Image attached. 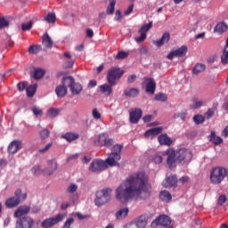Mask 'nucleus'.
I'll return each instance as SVG.
<instances>
[{
    "label": "nucleus",
    "instance_id": "f257e3e1",
    "mask_svg": "<svg viewBox=\"0 0 228 228\" xmlns=\"http://www.w3.org/2000/svg\"><path fill=\"white\" fill-rule=\"evenodd\" d=\"M142 193H151L149 176L143 172L130 175L125 183L119 185L116 190V199L125 204L133 197H140Z\"/></svg>",
    "mask_w": 228,
    "mask_h": 228
},
{
    "label": "nucleus",
    "instance_id": "f03ea898",
    "mask_svg": "<svg viewBox=\"0 0 228 228\" xmlns=\"http://www.w3.org/2000/svg\"><path fill=\"white\" fill-rule=\"evenodd\" d=\"M122 149H124V146L121 144L114 145L105 161L102 159H94L92 161L89 171L101 174V172L108 168V165L109 167H120L118 161L121 159Z\"/></svg>",
    "mask_w": 228,
    "mask_h": 228
},
{
    "label": "nucleus",
    "instance_id": "7ed1b4c3",
    "mask_svg": "<svg viewBox=\"0 0 228 228\" xmlns=\"http://www.w3.org/2000/svg\"><path fill=\"white\" fill-rule=\"evenodd\" d=\"M163 156L167 157V163L169 168H175V167H177V163H181V165H186L190 163L193 158L191 151L185 148H181L176 151L169 148L164 151Z\"/></svg>",
    "mask_w": 228,
    "mask_h": 228
},
{
    "label": "nucleus",
    "instance_id": "20e7f679",
    "mask_svg": "<svg viewBox=\"0 0 228 228\" xmlns=\"http://www.w3.org/2000/svg\"><path fill=\"white\" fill-rule=\"evenodd\" d=\"M225 177L228 178V167H216L210 171V183L212 184H221Z\"/></svg>",
    "mask_w": 228,
    "mask_h": 228
},
{
    "label": "nucleus",
    "instance_id": "39448f33",
    "mask_svg": "<svg viewBox=\"0 0 228 228\" xmlns=\"http://www.w3.org/2000/svg\"><path fill=\"white\" fill-rule=\"evenodd\" d=\"M111 189L106 188L100 191L96 192V198L94 199V204L97 208H101L104 206V204H108L111 200Z\"/></svg>",
    "mask_w": 228,
    "mask_h": 228
},
{
    "label": "nucleus",
    "instance_id": "423d86ee",
    "mask_svg": "<svg viewBox=\"0 0 228 228\" xmlns=\"http://www.w3.org/2000/svg\"><path fill=\"white\" fill-rule=\"evenodd\" d=\"M124 70L119 67H111L107 73V81L110 86H115L120 77L124 76Z\"/></svg>",
    "mask_w": 228,
    "mask_h": 228
},
{
    "label": "nucleus",
    "instance_id": "0eeeda50",
    "mask_svg": "<svg viewBox=\"0 0 228 228\" xmlns=\"http://www.w3.org/2000/svg\"><path fill=\"white\" fill-rule=\"evenodd\" d=\"M62 84L66 85L69 88L72 95H79V94L83 92V86L79 83H76L72 77H66L62 78Z\"/></svg>",
    "mask_w": 228,
    "mask_h": 228
},
{
    "label": "nucleus",
    "instance_id": "6e6552de",
    "mask_svg": "<svg viewBox=\"0 0 228 228\" xmlns=\"http://www.w3.org/2000/svg\"><path fill=\"white\" fill-rule=\"evenodd\" d=\"M65 216H67V215L65 214H57L54 216L48 217L42 222L41 227L42 228L54 227V225H58L60 222H63V220L65 219Z\"/></svg>",
    "mask_w": 228,
    "mask_h": 228
},
{
    "label": "nucleus",
    "instance_id": "1a4fd4ad",
    "mask_svg": "<svg viewBox=\"0 0 228 228\" xmlns=\"http://www.w3.org/2000/svg\"><path fill=\"white\" fill-rule=\"evenodd\" d=\"M94 145L98 147H107L110 148L113 145V139L108 136V134L102 133L97 135L94 141Z\"/></svg>",
    "mask_w": 228,
    "mask_h": 228
},
{
    "label": "nucleus",
    "instance_id": "9d476101",
    "mask_svg": "<svg viewBox=\"0 0 228 228\" xmlns=\"http://www.w3.org/2000/svg\"><path fill=\"white\" fill-rule=\"evenodd\" d=\"M35 220L31 216H23L16 221V228H33Z\"/></svg>",
    "mask_w": 228,
    "mask_h": 228
},
{
    "label": "nucleus",
    "instance_id": "9b49d317",
    "mask_svg": "<svg viewBox=\"0 0 228 228\" xmlns=\"http://www.w3.org/2000/svg\"><path fill=\"white\" fill-rule=\"evenodd\" d=\"M170 224H172V219L167 215H161L151 223V226L162 225L163 227H172Z\"/></svg>",
    "mask_w": 228,
    "mask_h": 228
},
{
    "label": "nucleus",
    "instance_id": "f8f14e48",
    "mask_svg": "<svg viewBox=\"0 0 228 228\" xmlns=\"http://www.w3.org/2000/svg\"><path fill=\"white\" fill-rule=\"evenodd\" d=\"M188 53V46L182 45L180 48L176 50H172L169 54L167 56V60H174V58H182Z\"/></svg>",
    "mask_w": 228,
    "mask_h": 228
},
{
    "label": "nucleus",
    "instance_id": "ddd939ff",
    "mask_svg": "<svg viewBox=\"0 0 228 228\" xmlns=\"http://www.w3.org/2000/svg\"><path fill=\"white\" fill-rule=\"evenodd\" d=\"M147 226V220L145 216H141L133 222L126 224L124 228H145Z\"/></svg>",
    "mask_w": 228,
    "mask_h": 228
},
{
    "label": "nucleus",
    "instance_id": "4468645a",
    "mask_svg": "<svg viewBox=\"0 0 228 228\" xmlns=\"http://www.w3.org/2000/svg\"><path fill=\"white\" fill-rule=\"evenodd\" d=\"M142 115H143V111L142 109H132L129 110V120L130 124H138L140 122V118H142Z\"/></svg>",
    "mask_w": 228,
    "mask_h": 228
},
{
    "label": "nucleus",
    "instance_id": "2eb2a0df",
    "mask_svg": "<svg viewBox=\"0 0 228 228\" xmlns=\"http://www.w3.org/2000/svg\"><path fill=\"white\" fill-rule=\"evenodd\" d=\"M151 28H152V21H151L148 24L142 25L139 29V33L141 37L135 38V42H137V44H142V42H144V40L147 38V31H149Z\"/></svg>",
    "mask_w": 228,
    "mask_h": 228
},
{
    "label": "nucleus",
    "instance_id": "dca6fc26",
    "mask_svg": "<svg viewBox=\"0 0 228 228\" xmlns=\"http://www.w3.org/2000/svg\"><path fill=\"white\" fill-rule=\"evenodd\" d=\"M143 85L146 86V93L154 95L156 92V81H154V78L144 77Z\"/></svg>",
    "mask_w": 228,
    "mask_h": 228
},
{
    "label": "nucleus",
    "instance_id": "f3484780",
    "mask_svg": "<svg viewBox=\"0 0 228 228\" xmlns=\"http://www.w3.org/2000/svg\"><path fill=\"white\" fill-rule=\"evenodd\" d=\"M22 149V141L14 140L8 146L9 154H17Z\"/></svg>",
    "mask_w": 228,
    "mask_h": 228
},
{
    "label": "nucleus",
    "instance_id": "a211bd4d",
    "mask_svg": "<svg viewBox=\"0 0 228 228\" xmlns=\"http://www.w3.org/2000/svg\"><path fill=\"white\" fill-rule=\"evenodd\" d=\"M31 211V208L28 205L20 206L17 210L14 212L15 218H20V216H24V215H28Z\"/></svg>",
    "mask_w": 228,
    "mask_h": 228
},
{
    "label": "nucleus",
    "instance_id": "6ab92c4d",
    "mask_svg": "<svg viewBox=\"0 0 228 228\" xmlns=\"http://www.w3.org/2000/svg\"><path fill=\"white\" fill-rule=\"evenodd\" d=\"M163 131V127L159 126L155 128H151L145 132L144 136L145 138H150V140H152L155 136H158Z\"/></svg>",
    "mask_w": 228,
    "mask_h": 228
},
{
    "label": "nucleus",
    "instance_id": "aec40b11",
    "mask_svg": "<svg viewBox=\"0 0 228 228\" xmlns=\"http://www.w3.org/2000/svg\"><path fill=\"white\" fill-rule=\"evenodd\" d=\"M20 204V198L11 197L6 200L5 206L9 209L17 208Z\"/></svg>",
    "mask_w": 228,
    "mask_h": 228
},
{
    "label": "nucleus",
    "instance_id": "412c9836",
    "mask_svg": "<svg viewBox=\"0 0 228 228\" xmlns=\"http://www.w3.org/2000/svg\"><path fill=\"white\" fill-rule=\"evenodd\" d=\"M175 184H177V176L175 175H171L166 178V180L162 183V186H164V188H172L175 186Z\"/></svg>",
    "mask_w": 228,
    "mask_h": 228
},
{
    "label": "nucleus",
    "instance_id": "4be33fe9",
    "mask_svg": "<svg viewBox=\"0 0 228 228\" xmlns=\"http://www.w3.org/2000/svg\"><path fill=\"white\" fill-rule=\"evenodd\" d=\"M170 41V33L168 32H165L161 38L154 41L153 44L157 46V47H161L164 44H168V42Z\"/></svg>",
    "mask_w": 228,
    "mask_h": 228
},
{
    "label": "nucleus",
    "instance_id": "5701e85b",
    "mask_svg": "<svg viewBox=\"0 0 228 228\" xmlns=\"http://www.w3.org/2000/svg\"><path fill=\"white\" fill-rule=\"evenodd\" d=\"M63 56L65 58L64 67H66V69H72V67H74V60L72 59V54H70L69 52H65Z\"/></svg>",
    "mask_w": 228,
    "mask_h": 228
},
{
    "label": "nucleus",
    "instance_id": "b1692460",
    "mask_svg": "<svg viewBox=\"0 0 228 228\" xmlns=\"http://www.w3.org/2000/svg\"><path fill=\"white\" fill-rule=\"evenodd\" d=\"M67 85L63 84V80H61V85H59L55 88V93L57 97H65L67 95Z\"/></svg>",
    "mask_w": 228,
    "mask_h": 228
},
{
    "label": "nucleus",
    "instance_id": "393cba45",
    "mask_svg": "<svg viewBox=\"0 0 228 228\" xmlns=\"http://www.w3.org/2000/svg\"><path fill=\"white\" fill-rule=\"evenodd\" d=\"M227 29L228 25L225 22H219L216 25V28H214V33H216L217 35H224Z\"/></svg>",
    "mask_w": 228,
    "mask_h": 228
},
{
    "label": "nucleus",
    "instance_id": "a878e982",
    "mask_svg": "<svg viewBox=\"0 0 228 228\" xmlns=\"http://www.w3.org/2000/svg\"><path fill=\"white\" fill-rule=\"evenodd\" d=\"M158 141L160 143V145H167L168 147L172 145V139H170V137H168L167 134H160L158 137Z\"/></svg>",
    "mask_w": 228,
    "mask_h": 228
},
{
    "label": "nucleus",
    "instance_id": "bb28decb",
    "mask_svg": "<svg viewBox=\"0 0 228 228\" xmlns=\"http://www.w3.org/2000/svg\"><path fill=\"white\" fill-rule=\"evenodd\" d=\"M126 97L134 98L140 95V89L138 88H128L124 91Z\"/></svg>",
    "mask_w": 228,
    "mask_h": 228
},
{
    "label": "nucleus",
    "instance_id": "cd10ccee",
    "mask_svg": "<svg viewBox=\"0 0 228 228\" xmlns=\"http://www.w3.org/2000/svg\"><path fill=\"white\" fill-rule=\"evenodd\" d=\"M111 86H113L104 84L99 86V90L101 94H103V95H111V92H113V88Z\"/></svg>",
    "mask_w": 228,
    "mask_h": 228
},
{
    "label": "nucleus",
    "instance_id": "c85d7f7f",
    "mask_svg": "<svg viewBox=\"0 0 228 228\" xmlns=\"http://www.w3.org/2000/svg\"><path fill=\"white\" fill-rule=\"evenodd\" d=\"M127 215H129V208H123L116 213V218L117 220H124Z\"/></svg>",
    "mask_w": 228,
    "mask_h": 228
},
{
    "label": "nucleus",
    "instance_id": "c756f323",
    "mask_svg": "<svg viewBox=\"0 0 228 228\" xmlns=\"http://www.w3.org/2000/svg\"><path fill=\"white\" fill-rule=\"evenodd\" d=\"M209 141L214 143V145H220V143L224 142V139H222L220 136H217L215 132H211Z\"/></svg>",
    "mask_w": 228,
    "mask_h": 228
},
{
    "label": "nucleus",
    "instance_id": "7c9ffc66",
    "mask_svg": "<svg viewBox=\"0 0 228 228\" xmlns=\"http://www.w3.org/2000/svg\"><path fill=\"white\" fill-rule=\"evenodd\" d=\"M201 106H206V101L197 98L192 99V103L191 104V110H198V108H201Z\"/></svg>",
    "mask_w": 228,
    "mask_h": 228
},
{
    "label": "nucleus",
    "instance_id": "2f4dec72",
    "mask_svg": "<svg viewBox=\"0 0 228 228\" xmlns=\"http://www.w3.org/2000/svg\"><path fill=\"white\" fill-rule=\"evenodd\" d=\"M45 75V70L40 68H36L33 72V78L34 79H42L44 76Z\"/></svg>",
    "mask_w": 228,
    "mask_h": 228
},
{
    "label": "nucleus",
    "instance_id": "473e14b6",
    "mask_svg": "<svg viewBox=\"0 0 228 228\" xmlns=\"http://www.w3.org/2000/svg\"><path fill=\"white\" fill-rule=\"evenodd\" d=\"M159 199L162 202H170V200H172V194H170L168 191H162L159 193Z\"/></svg>",
    "mask_w": 228,
    "mask_h": 228
},
{
    "label": "nucleus",
    "instance_id": "72a5a7b5",
    "mask_svg": "<svg viewBox=\"0 0 228 228\" xmlns=\"http://www.w3.org/2000/svg\"><path fill=\"white\" fill-rule=\"evenodd\" d=\"M53 44V39H51L49 34H45V36H43V45H45V47H47V49H52Z\"/></svg>",
    "mask_w": 228,
    "mask_h": 228
},
{
    "label": "nucleus",
    "instance_id": "f704fd0d",
    "mask_svg": "<svg viewBox=\"0 0 228 228\" xmlns=\"http://www.w3.org/2000/svg\"><path fill=\"white\" fill-rule=\"evenodd\" d=\"M48 163L51 167V170L45 171V175H53V173L58 169V163L55 160H49Z\"/></svg>",
    "mask_w": 228,
    "mask_h": 228
},
{
    "label": "nucleus",
    "instance_id": "c9c22d12",
    "mask_svg": "<svg viewBox=\"0 0 228 228\" xmlns=\"http://www.w3.org/2000/svg\"><path fill=\"white\" fill-rule=\"evenodd\" d=\"M61 138H64L67 142H74V140H77L79 138V134L74 133H66L65 134L61 135Z\"/></svg>",
    "mask_w": 228,
    "mask_h": 228
},
{
    "label": "nucleus",
    "instance_id": "e433bc0d",
    "mask_svg": "<svg viewBox=\"0 0 228 228\" xmlns=\"http://www.w3.org/2000/svg\"><path fill=\"white\" fill-rule=\"evenodd\" d=\"M45 20L49 24H54L56 22V14L54 12H48L45 17Z\"/></svg>",
    "mask_w": 228,
    "mask_h": 228
},
{
    "label": "nucleus",
    "instance_id": "4c0bfd02",
    "mask_svg": "<svg viewBox=\"0 0 228 228\" xmlns=\"http://www.w3.org/2000/svg\"><path fill=\"white\" fill-rule=\"evenodd\" d=\"M206 70V65L202 63H197L192 69L193 74H200Z\"/></svg>",
    "mask_w": 228,
    "mask_h": 228
},
{
    "label": "nucleus",
    "instance_id": "58836bf2",
    "mask_svg": "<svg viewBox=\"0 0 228 228\" xmlns=\"http://www.w3.org/2000/svg\"><path fill=\"white\" fill-rule=\"evenodd\" d=\"M37 84L31 85L26 89L27 96L28 97H33L37 92Z\"/></svg>",
    "mask_w": 228,
    "mask_h": 228
},
{
    "label": "nucleus",
    "instance_id": "ea45409f",
    "mask_svg": "<svg viewBox=\"0 0 228 228\" xmlns=\"http://www.w3.org/2000/svg\"><path fill=\"white\" fill-rule=\"evenodd\" d=\"M115 4H117V0H110V4L107 8L108 15H113L115 12Z\"/></svg>",
    "mask_w": 228,
    "mask_h": 228
},
{
    "label": "nucleus",
    "instance_id": "a19ab883",
    "mask_svg": "<svg viewBox=\"0 0 228 228\" xmlns=\"http://www.w3.org/2000/svg\"><path fill=\"white\" fill-rule=\"evenodd\" d=\"M193 122L196 124V126H199L200 124H204V121L206 120V118L200 114L195 115L192 118Z\"/></svg>",
    "mask_w": 228,
    "mask_h": 228
},
{
    "label": "nucleus",
    "instance_id": "79ce46f5",
    "mask_svg": "<svg viewBox=\"0 0 228 228\" xmlns=\"http://www.w3.org/2000/svg\"><path fill=\"white\" fill-rule=\"evenodd\" d=\"M59 114L60 110L54 108L49 109L46 113L47 117H50V118H54V117H58Z\"/></svg>",
    "mask_w": 228,
    "mask_h": 228
},
{
    "label": "nucleus",
    "instance_id": "37998d69",
    "mask_svg": "<svg viewBox=\"0 0 228 228\" xmlns=\"http://www.w3.org/2000/svg\"><path fill=\"white\" fill-rule=\"evenodd\" d=\"M129 56V52L120 51L116 55V60H126Z\"/></svg>",
    "mask_w": 228,
    "mask_h": 228
},
{
    "label": "nucleus",
    "instance_id": "c03bdc74",
    "mask_svg": "<svg viewBox=\"0 0 228 228\" xmlns=\"http://www.w3.org/2000/svg\"><path fill=\"white\" fill-rule=\"evenodd\" d=\"M221 61L224 65L228 63V48H224L221 56Z\"/></svg>",
    "mask_w": 228,
    "mask_h": 228
},
{
    "label": "nucleus",
    "instance_id": "a18cd8bd",
    "mask_svg": "<svg viewBox=\"0 0 228 228\" xmlns=\"http://www.w3.org/2000/svg\"><path fill=\"white\" fill-rule=\"evenodd\" d=\"M32 174L34 175H40V174H45V171L42 170L40 166H35L32 167Z\"/></svg>",
    "mask_w": 228,
    "mask_h": 228
},
{
    "label": "nucleus",
    "instance_id": "49530a36",
    "mask_svg": "<svg viewBox=\"0 0 228 228\" xmlns=\"http://www.w3.org/2000/svg\"><path fill=\"white\" fill-rule=\"evenodd\" d=\"M8 26H10V21H8L4 17H0V29H3V28H8Z\"/></svg>",
    "mask_w": 228,
    "mask_h": 228
},
{
    "label": "nucleus",
    "instance_id": "de8ad7c7",
    "mask_svg": "<svg viewBox=\"0 0 228 228\" xmlns=\"http://www.w3.org/2000/svg\"><path fill=\"white\" fill-rule=\"evenodd\" d=\"M38 51H40V47L38 45H33L28 47L29 54H37V53H38Z\"/></svg>",
    "mask_w": 228,
    "mask_h": 228
},
{
    "label": "nucleus",
    "instance_id": "09e8293b",
    "mask_svg": "<svg viewBox=\"0 0 228 228\" xmlns=\"http://www.w3.org/2000/svg\"><path fill=\"white\" fill-rule=\"evenodd\" d=\"M152 161H154V163L157 165H159V163H163V157H161L159 154H155L152 157Z\"/></svg>",
    "mask_w": 228,
    "mask_h": 228
},
{
    "label": "nucleus",
    "instance_id": "8fccbe9b",
    "mask_svg": "<svg viewBox=\"0 0 228 228\" xmlns=\"http://www.w3.org/2000/svg\"><path fill=\"white\" fill-rule=\"evenodd\" d=\"M74 224V218L69 217L68 218L65 222L64 224L62 226V228H70L72 227V224Z\"/></svg>",
    "mask_w": 228,
    "mask_h": 228
},
{
    "label": "nucleus",
    "instance_id": "3c124183",
    "mask_svg": "<svg viewBox=\"0 0 228 228\" xmlns=\"http://www.w3.org/2000/svg\"><path fill=\"white\" fill-rule=\"evenodd\" d=\"M77 191V185L75 183L69 184V186L67 188L68 193H76Z\"/></svg>",
    "mask_w": 228,
    "mask_h": 228
},
{
    "label": "nucleus",
    "instance_id": "603ef678",
    "mask_svg": "<svg viewBox=\"0 0 228 228\" xmlns=\"http://www.w3.org/2000/svg\"><path fill=\"white\" fill-rule=\"evenodd\" d=\"M30 28H33V22L32 21L21 24L22 31H29Z\"/></svg>",
    "mask_w": 228,
    "mask_h": 228
},
{
    "label": "nucleus",
    "instance_id": "864d4df0",
    "mask_svg": "<svg viewBox=\"0 0 228 228\" xmlns=\"http://www.w3.org/2000/svg\"><path fill=\"white\" fill-rule=\"evenodd\" d=\"M39 134L42 140H45V138H49L50 132L48 129L45 128L39 133Z\"/></svg>",
    "mask_w": 228,
    "mask_h": 228
},
{
    "label": "nucleus",
    "instance_id": "5fc2aeb1",
    "mask_svg": "<svg viewBox=\"0 0 228 228\" xmlns=\"http://www.w3.org/2000/svg\"><path fill=\"white\" fill-rule=\"evenodd\" d=\"M167 97L166 94H159L155 96L156 101H161L162 102H165L167 101Z\"/></svg>",
    "mask_w": 228,
    "mask_h": 228
},
{
    "label": "nucleus",
    "instance_id": "6e6d98bb",
    "mask_svg": "<svg viewBox=\"0 0 228 228\" xmlns=\"http://www.w3.org/2000/svg\"><path fill=\"white\" fill-rule=\"evenodd\" d=\"M225 202H227V198L225 197V195L219 196V198L217 200L218 206H224V204H225Z\"/></svg>",
    "mask_w": 228,
    "mask_h": 228
},
{
    "label": "nucleus",
    "instance_id": "4d7b16f0",
    "mask_svg": "<svg viewBox=\"0 0 228 228\" xmlns=\"http://www.w3.org/2000/svg\"><path fill=\"white\" fill-rule=\"evenodd\" d=\"M92 115H93V118L95 119V120H100L101 118V112H99V110H97V109H94L93 111H92Z\"/></svg>",
    "mask_w": 228,
    "mask_h": 228
},
{
    "label": "nucleus",
    "instance_id": "13d9d810",
    "mask_svg": "<svg viewBox=\"0 0 228 228\" xmlns=\"http://www.w3.org/2000/svg\"><path fill=\"white\" fill-rule=\"evenodd\" d=\"M32 112L34 113V115L36 117H39V115H42L43 110H42V109H40L38 107H33L32 108Z\"/></svg>",
    "mask_w": 228,
    "mask_h": 228
},
{
    "label": "nucleus",
    "instance_id": "bf43d9fd",
    "mask_svg": "<svg viewBox=\"0 0 228 228\" xmlns=\"http://www.w3.org/2000/svg\"><path fill=\"white\" fill-rule=\"evenodd\" d=\"M213 115H215V110L214 109H208V111L205 114V118L209 120V118H211V117H213Z\"/></svg>",
    "mask_w": 228,
    "mask_h": 228
},
{
    "label": "nucleus",
    "instance_id": "052dcab7",
    "mask_svg": "<svg viewBox=\"0 0 228 228\" xmlns=\"http://www.w3.org/2000/svg\"><path fill=\"white\" fill-rule=\"evenodd\" d=\"M51 147H53V142H50V143L46 144L45 147H44L43 149H40L39 152L44 154V152H47V151H49L51 149Z\"/></svg>",
    "mask_w": 228,
    "mask_h": 228
},
{
    "label": "nucleus",
    "instance_id": "680f3d73",
    "mask_svg": "<svg viewBox=\"0 0 228 228\" xmlns=\"http://www.w3.org/2000/svg\"><path fill=\"white\" fill-rule=\"evenodd\" d=\"M18 90L19 92H24L26 90V82H20L18 84Z\"/></svg>",
    "mask_w": 228,
    "mask_h": 228
},
{
    "label": "nucleus",
    "instance_id": "e2e57ef3",
    "mask_svg": "<svg viewBox=\"0 0 228 228\" xmlns=\"http://www.w3.org/2000/svg\"><path fill=\"white\" fill-rule=\"evenodd\" d=\"M190 182V177L188 176H182L180 179H179V183H181V184H186V183H189Z\"/></svg>",
    "mask_w": 228,
    "mask_h": 228
},
{
    "label": "nucleus",
    "instance_id": "0e129e2a",
    "mask_svg": "<svg viewBox=\"0 0 228 228\" xmlns=\"http://www.w3.org/2000/svg\"><path fill=\"white\" fill-rule=\"evenodd\" d=\"M134 8V4L129 5L127 10L125 11V15H129V14L133 13Z\"/></svg>",
    "mask_w": 228,
    "mask_h": 228
},
{
    "label": "nucleus",
    "instance_id": "69168bd1",
    "mask_svg": "<svg viewBox=\"0 0 228 228\" xmlns=\"http://www.w3.org/2000/svg\"><path fill=\"white\" fill-rule=\"evenodd\" d=\"M115 20H122V13L119 10L116 11Z\"/></svg>",
    "mask_w": 228,
    "mask_h": 228
},
{
    "label": "nucleus",
    "instance_id": "338daca9",
    "mask_svg": "<svg viewBox=\"0 0 228 228\" xmlns=\"http://www.w3.org/2000/svg\"><path fill=\"white\" fill-rule=\"evenodd\" d=\"M135 80H136V75H130L127 77V83H129V84L134 83Z\"/></svg>",
    "mask_w": 228,
    "mask_h": 228
},
{
    "label": "nucleus",
    "instance_id": "774afa93",
    "mask_svg": "<svg viewBox=\"0 0 228 228\" xmlns=\"http://www.w3.org/2000/svg\"><path fill=\"white\" fill-rule=\"evenodd\" d=\"M97 86V81L90 80L88 84V88H95Z\"/></svg>",
    "mask_w": 228,
    "mask_h": 228
}]
</instances>
